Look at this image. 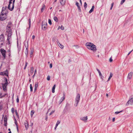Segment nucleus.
<instances>
[{
  "label": "nucleus",
  "instance_id": "f257e3e1",
  "mask_svg": "<svg viewBox=\"0 0 133 133\" xmlns=\"http://www.w3.org/2000/svg\"><path fill=\"white\" fill-rule=\"evenodd\" d=\"M6 32L8 33L7 41L9 44H10L11 42V36L12 35V30L10 26H7L6 27Z\"/></svg>",
  "mask_w": 133,
  "mask_h": 133
},
{
  "label": "nucleus",
  "instance_id": "f03ea898",
  "mask_svg": "<svg viewBox=\"0 0 133 133\" xmlns=\"http://www.w3.org/2000/svg\"><path fill=\"white\" fill-rule=\"evenodd\" d=\"M85 45L88 49L92 50L94 52H95L97 50L96 46L93 43L87 42Z\"/></svg>",
  "mask_w": 133,
  "mask_h": 133
},
{
  "label": "nucleus",
  "instance_id": "7ed1b4c3",
  "mask_svg": "<svg viewBox=\"0 0 133 133\" xmlns=\"http://www.w3.org/2000/svg\"><path fill=\"white\" fill-rule=\"evenodd\" d=\"M6 13L1 12L0 15V20L1 21H3L5 20L7 18V15Z\"/></svg>",
  "mask_w": 133,
  "mask_h": 133
},
{
  "label": "nucleus",
  "instance_id": "20e7f679",
  "mask_svg": "<svg viewBox=\"0 0 133 133\" xmlns=\"http://www.w3.org/2000/svg\"><path fill=\"white\" fill-rule=\"evenodd\" d=\"M80 97V94H78L75 99V103L74 104V105L76 107H77V106L79 102Z\"/></svg>",
  "mask_w": 133,
  "mask_h": 133
},
{
  "label": "nucleus",
  "instance_id": "39448f33",
  "mask_svg": "<svg viewBox=\"0 0 133 133\" xmlns=\"http://www.w3.org/2000/svg\"><path fill=\"white\" fill-rule=\"evenodd\" d=\"M4 43V36L3 35L0 36V46H1Z\"/></svg>",
  "mask_w": 133,
  "mask_h": 133
},
{
  "label": "nucleus",
  "instance_id": "423d86ee",
  "mask_svg": "<svg viewBox=\"0 0 133 133\" xmlns=\"http://www.w3.org/2000/svg\"><path fill=\"white\" fill-rule=\"evenodd\" d=\"M0 51L3 57V59H4L6 57V51L3 49H1L0 50Z\"/></svg>",
  "mask_w": 133,
  "mask_h": 133
},
{
  "label": "nucleus",
  "instance_id": "0eeeda50",
  "mask_svg": "<svg viewBox=\"0 0 133 133\" xmlns=\"http://www.w3.org/2000/svg\"><path fill=\"white\" fill-rule=\"evenodd\" d=\"M15 0H9V7H10L11 5H12V7L11 9L12 10H13L14 8V3L15 2Z\"/></svg>",
  "mask_w": 133,
  "mask_h": 133
},
{
  "label": "nucleus",
  "instance_id": "6e6552de",
  "mask_svg": "<svg viewBox=\"0 0 133 133\" xmlns=\"http://www.w3.org/2000/svg\"><path fill=\"white\" fill-rule=\"evenodd\" d=\"M133 103V97H130L129 100L128 101L126 104V106L129 104L132 105Z\"/></svg>",
  "mask_w": 133,
  "mask_h": 133
},
{
  "label": "nucleus",
  "instance_id": "1a4fd4ad",
  "mask_svg": "<svg viewBox=\"0 0 133 133\" xmlns=\"http://www.w3.org/2000/svg\"><path fill=\"white\" fill-rule=\"evenodd\" d=\"M27 46L25 45V47L26 48V49L25 50V54L26 56V57H27L28 55V42H27Z\"/></svg>",
  "mask_w": 133,
  "mask_h": 133
},
{
  "label": "nucleus",
  "instance_id": "9d476101",
  "mask_svg": "<svg viewBox=\"0 0 133 133\" xmlns=\"http://www.w3.org/2000/svg\"><path fill=\"white\" fill-rule=\"evenodd\" d=\"M47 25V23L46 22H42V29L44 30H45Z\"/></svg>",
  "mask_w": 133,
  "mask_h": 133
},
{
  "label": "nucleus",
  "instance_id": "9b49d317",
  "mask_svg": "<svg viewBox=\"0 0 133 133\" xmlns=\"http://www.w3.org/2000/svg\"><path fill=\"white\" fill-rule=\"evenodd\" d=\"M70 105L68 103H67L66 104L65 107V109L67 110H68L70 109Z\"/></svg>",
  "mask_w": 133,
  "mask_h": 133
},
{
  "label": "nucleus",
  "instance_id": "f8f14e48",
  "mask_svg": "<svg viewBox=\"0 0 133 133\" xmlns=\"http://www.w3.org/2000/svg\"><path fill=\"white\" fill-rule=\"evenodd\" d=\"M7 118L6 116H5L4 118V125L5 126H7Z\"/></svg>",
  "mask_w": 133,
  "mask_h": 133
},
{
  "label": "nucleus",
  "instance_id": "ddd939ff",
  "mask_svg": "<svg viewBox=\"0 0 133 133\" xmlns=\"http://www.w3.org/2000/svg\"><path fill=\"white\" fill-rule=\"evenodd\" d=\"M1 75H5V76H8V72L7 70L3 72H1Z\"/></svg>",
  "mask_w": 133,
  "mask_h": 133
},
{
  "label": "nucleus",
  "instance_id": "4468645a",
  "mask_svg": "<svg viewBox=\"0 0 133 133\" xmlns=\"http://www.w3.org/2000/svg\"><path fill=\"white\" fill-rule=\"evenodd\" d=\"M65 98V96L64 95V96L62 97L59 101V104H60L62 101Z\"/></svg>",
  "mask_w": 133,
  "mask_h": 133
},
{
  "label": "nucleus",
  "instance_id": "2eb2a0df",
  "mask_svg": "<svg viewBox=\"0 0 133 133\" xmlns=\"http://www.w3.org/2000/svg\"><path fill=\"white\" fill-rule=\"evenodd\" d=\"M66 0H61L60 1V3L61 4L62 6H64L66 3Z\"/></svg>",
  "mask_w": 133,
  "mask_h": 133
},
{
  "label": "nucleus",
  "instance_id": "dca6fc26",
  "mask_svg": "<svg viewBox=\"0 0 133 133\" xmlns=\"http://www.w3.org/2000/svg\"><path fill=\"white\" fill-rule=\"evenodd\" d=\"M133 74L132 72H131L129 73L128 76V78L129 79H130L132 77V74Z\"/></svg>",
  "mask_w": 133,
  "mask_h": 133
},
{
  "label": "nucleus",
  "instance_id": "f3484780",
  "mask_svg": "<svg viewBox=\"0 0 133 133\" xmlns=\"http://www.w3.org/2000/svg\"><path fill=\"white\" fill-rule=\"evenodd\" d=\"M38 83L36 82L35 83V89L34 90V92H35L37 90V87L38 86Z\"/></svg>",
  "mask_w": 133,
  "mask_h": 133
},
{
  "label": "nucleus",
  "instance_id": "a211bd4d",
  "mask_svg": "<svg viewBox=\"0 0 133 133\" xmlns=\"http://www.w3.org/2000/svg\"><path fill=\"white\" fill-rule=\"evenodd\" d=\"M24 124L25 128L26 129H27L28 128L29 124L27 121H26L24 123Z\"/></svg>",
  "mask_w": 133,
  "mask_h": 133
},
{
  "label": "nucleus",
  "instance_id": "6ab92c4d",
  "mask_svg": "<svg viewBox=\"0 0 133 133\" xmlns=\"http://www.w3.org/2000/svg\"><path fill=\"white\" fill-rule=\"evenodd\" d=\"M45 6L44 4H43L42 5V8L41 9V10L42 12L43 10L45 9Z\"/></svg>",
  "mask_w": 133,
  "mask_h": 133
},
{
  "label": "nucleus",
  "instance_id": "aec40b11",
  "mask_svg": "<svg viewBox=\"0 0 133 133\" xmlns=\"http://www.w3.org/2000/svg\"><path fill=\"white\" fill-rule=\"evenodd\" d=\"M57 44H58V46L60 47L61 49H63L64 48V46L61 44H60L59 42H57Z\"/></svg>",
  "mask_w": 133,
  "mask_h": 133
},
{
  "label": "nucleus",
  "instance_id": "412c9836",
  "mask_svg": "<svg viewBox=\"0 0 133 133\" xmlns=\"http://www.w3.org/2000/svg\"><path fill=\"white\" fill-rule=\"evenodd\" d=\"M87 118H88L86 116L85 117H82L81 118V119L82 120H83V121H86V120H87Z\"/></svg>",
  "mask_w": 133,
  "mask_h": 133
},
{
  "label": "nucleus",
  "instance_id": "4be33fe9",
  "mask_svg": "<svg viewBox=\"0 0 133 133\" xmlns=\"http://www.w3.org/2000/svg\"><path fill=\"white\" fill-rule=\"evenodd\" d=\"M94 5L92 6V7L91 8V9L89 11V13H91L93 11L94 9Z\"/></svg>",
  "mask_w": 133,
  "mask_h": 133
},
{
  "label": "nucleus",
  "instance_id": "5701e85b",
  "mask_svg": "<svg viewBox=\"0 0 133 133\" xmlns=\"http://www.w3.org/2000/svg\"><path fill=\"white\" fill-rule=\"evenodd\" d=\"M112 75H113L112 74V73H110V76H109V78H108V79L107 81V82H108L110 81V79L112 77Z\"/></svg>",
  "mask_w": 133,
  "mask_h": 133
},
{
  "label": "nucleus",
  "instance_id": "b1692460",
  "mask_svg": "<svg viewBox=\"0 0 133 133\" xmlns=\"http://www.w3.org/2000/svg\"><path fill=\"white\" fill-rule=\"evenodd\" d=\"M55 84L53 87H52V93H54L55 92Z\"/></svg>",
  "mask_w": 133,
  "mask_h": 133
},
{
  "label": "nucleus",
  "instance_id": "393cba45",
  "mask_svg": "<svg viewBox=\"0 0 133 133\" xmlns=\"http://www.w3.org/2000/svg\"><path fill=\"white\" fill-rule=\"evenodd\" d=\"M29 27L28 28V30H29V29L30 28L31 26V19L30 18H29Z\"/></svg>",
  "mask_w": 133,
  "mask_h": 133
},
{
  "label": "nucleus",
  "instance_id": "a878e982",
  "mask_svg": "<svg viewBox=\"0 0 133 133\" xmlns=\"http://www.w3.org/2000/svg\"><path fill=\"white\" fill-rule=\"evenodd\" d=\"M4 80L5 81V84H8V79L6 77H4Z\"/></svg>",
  "mask_w": 133,
  "mask_h": 133
},
{
  "label": "nucleus",
  "instance_id": "bb28decb",
  "mask_svg": "<svg viewBox=\"0 0 133 133\" xmlns=\"http://www.w3.org/2000/svg\"><path fill=\"white\" fill-rule=\"evenodd\" d=\"M34 72V68L33 67L31 68L30 72L31 75Z\"/></svg>",
  "mask_w": 133,
  "mask_h": 133
},
{
  "label": "nucleus",
  "instance_id": "cd10ccee",
  "mask_svg": "<svg viewBox=\"0 0 133 133\" xmlns=\"http://www.w3.org/2000/svg\"><path fill=\"white\" fill-rule=\"evenodd\" d=\"M61 122V121L59 120H58L56 124V127H57L58 124L60 123Z\"/></svg>",
  "mask_w": 133,
  "mask_h": 133
},
{
  "label": "nucleus",
  "instance_id": "c85d7f7f",
  "mask_svg": "<svg viewBox=\"0 0 133 133\" xmlns=\"http://www.w3.org/2000/svg\"><path fill=\"white\" fill-rule=\"evenodd\" d=\"M87 7V4L86 2H85L84 3V8L85 10Z\"/></svg>",
  "mask_w": 133,
  "mask_h": 133
},
{
  "label": "nucleus",
  "instance_id": "c756f323",
  "mask_svg": "<svg viewBox=\"0 0 133 133\" xmlns=\"http://www.w3.org/2000/svg\"><path fill=\"white\" fill-rule=\"evenodd\" d=\"M35 112V111L34 110H32L31 111V116L32 117L33 114Z\"/></svg>",
  "mask_w": 133,
  "mask_h": 133
},
{
  "label": "nucleus",
  "instance_id": "7c9ffc66",
  "mask_svg": "<svg viewBox=\"0 0 133 133\" xmlns=\"http://www.w3.org/2000/svg\"><path fill=\"white\" fill-rule=\"evenodd\" d=\"M12 6H13L12 5H10V7H9V5H8V8L10 11H12L13 10H11V9H12Z\"/></svg>",
  "mask_w": 133,
  "mask_h": 133
},
{
  "label": "nucleus",
  "instance_id": "2f4dec72",
  "mask_svg": "<svg viewBox=\"0 0 133 133\" xmlns=\"http://www.w3.org/2000/svg\"><path fill=\"white\" fill-rule=\"evenodd\" d=\"M30 91L32 92L33 91V88L32 87V85L31 84H30Z\"/></svg>",
  "mask_w": 133,
  "mask_h": 133
},
{
  "label": "nucleus",
  "instance_id": "473e14b6",
  "mask_svg": "<svg viewBox=\"0 0 133 133\" xmlns=\"http://www.w3.org/2000/svg\"><path fill=\"white\" fill-rule=\"evenodd\" d=\"M77 7L78 9V11L79 12H81V7H80V6H78Z\"/></svg>",
  "mask_w": 133,
  "mask_h": 133
},
{
  "label": "nucleus",
  "instance_id": "72a5a7b5",
  "mask_svg": "<svg viewBox=\"0 0 133 133\" xmlns=\"http://www.w3.org/2000/svg\"><path fill=\"white\" fill-rule=\"evenodd\" d=\"M2 84V87H4V88H6V87L8 84H5V83L4 84Z\"/></svg>",
  "mask_w": 133,
  "mask_h": 133
},
{
  "label": "nucleus",
  "instance_id": "f704fd0d",
  "mask_svg": "<svg viewBox=\"0 0 133 133\" xmlns=\"http://www.w3.org/2000/svg\"><path fill=\"white\" fill-rule=\"evenodd\" d=\"M54 20L56 22H57L58 21V19L56 17H54Z\"/></svg>",
  "mask_w": 133,
  "mask_h": 133
},
{
  "label": "nucleus",
  "instance_id": "c9c22d12",
  "mask_svg": "<svg viewBox=\"0 0 133 133\" xmlns=\"http://www.w3.org/2000/svg\"><path fill=\"white\" fill-rule=\"evenodd\" d=\"M15 113H16V116H17L18 117H19V115H18V113L17 112V111L16 110H15Z\"/></svg>",
  "mask_w": 133,
  "mask_h": 133
},
{
  "label": "nucleus",
  "instance_id": "e433bc0d",
  "mask_svg": "<svg viewBox=\"0 0 133 133\" xmlns=\"http://www.w3.org/2000/svg\"><path fill=\"white\" fill-rule=\"evenodd\" d=\"M28 62H25V66H24V69L25 70L26 69V67L27 66V64H28Z\"/></svg>",
  "mask_w": 133,
  "mask_h": 133
},
{
  "label": "nucleus",
  "instance_id": "4c0bfd02",
  "mask_svg": "<svg viewBox=\"0 0 133 133\" xmlns=\"http://www.w3.org/2000/svg\"><path fill=\"white\" fill-rule=\"evenodd\" d=\"M48 23L50 25H51L52 24V23H51V20L50 19H49L48 20Z\"/></svg>",
  "mask_w": 133,
  "mask_h": 133
},
{
  "label": "nucleus",
  "instance_id": "58836bf2",
  "mask_svg": "<svg viewBox=\"0 0 133 133\" xmlns=\"http://www.w3.org/2000/svg\"><path fill=\"white\" fill-rule=\"evenodd\" d=\"M15 111L14 109L13 108H12L11 109V111L12 113L13 114L14 113Z\"/></svg>",
  "mask_w": 133,
  "mask_h": 133
},
{
  "label": "nucleus",
  "instance_id": "ea45409f",
  "mask_svg": "<svg viewBox=\"0 0 133 133\" xmlns=\"http://www.w3.org/2000/svg\"><path fill=\"white\" fill-rule=\"evenodd\" d=\"M122 111H116V112H115V114H119V113H120V112H122Z\"/></svg>",
  "mask_w": 133,
  "mask_h": 133
},
{
  "label": "nucleus",
  "instance_id": "a19ab883",
  "mask_svg": "<svg viewBox=\"0 0 133 133\" xmlns=\"http://www.w3.org/2000/svg\"><path fill=\"white\" fill-rule=\"evenodd\" d=\"M50 76L49 75L47 77V80L49 81L50 79Z\"/></svg>",
  "mask_w": 133,
  "mask_h": 133
},
{
  "label": "nucleus",
  "instance_id": "79ce46f5",
  "mask_svg": "<svg viewBox=\"0 0 133 133\" xmlns=\"http://www.w3.org/2000/svg\"><path fill=\"white\" fill-rule=\"evenodd\" d=\"M2 94L1 93H0V98H2V97H4L5 95L2 96Z\"/></svg>",
  "mask_w": 133,
  "mask_h": 133
},
{
  "label": "nucleus",
  "instance_id": "37998d69",
  "mask_svg": "<svg viewBox=\"0 0 133 133\" xmlns=\"http://www.w3.org/2000/svg\"><path fill=\"white\" fill-rule=\"evenodd\" d=\"M125 0H122L121 2V4L122 5L123 3L124 2Z\"/></svg>",
  "mask_w": 133,
  "mask_h": 133
},
{
  "label": "nucleus",
  "instance_id": "c03bdc74",
  "mask_svg": "<svg viewBox=\"0 0 133 133\" xmlns=\"http://www.w3.org/2000/svg\"><path fill=\"white\" fill-rule=\"evenodd\" d=\"M55 112L54 110H52L51 112L49 114V115H51Z\"/></svg>",
  "mask_w": 133,
  "mask_h": 133
},
{
  "label": "nucleus",
  "instance_id": "a18cd8bd",
  "mask_svg": "<svg viewBox=\"0 0 133 133\" xmlns=\"http://www.w3.org/2000/svg\"><path fill=\"white\" fill-rule=\"evenodd\" d=\"M60 28L61 30H63L64 29V26L62 25H61V27Z\"/></svg>",
  "mask_w": 133,
  "mask_h": 133
},
{
  "label": "nucleus",
  "instance_id": "49530a36",
  "mask_svg": "<svg viewBox=\"0 0 133 133\" xmlns=\"http://www.w3.org/2000/svg\"><path fill=\"white\" fill-rule=\"evenodd\" d=\"M76 5L77 6H79V3L77 2H76Z\"/></svg>",
  "mask_w": 133,
  "mask_h": 133
},
{
  "label": "nucleus",
  "instance_id": "de8ad7c7",
  "mask_svg": "<svg viewBox=\"0 0 133 133\" xmlns=\"http://www.w3.org/2000/svg\"><path fill=\"white\" fill-rule=\"evenodd\" d=\"M15 124L16 125V126H17V123L16 120V119H15Z\"/></svg>",
  "mask_w": 133,
  "mask_h": 133
},
{
  "label": "nucleus",
  "instance_id": "09e8293b",
  "mask_svg": "<svg viewBox=\"0 0 133 133\" xmlns=\"http://www.w3.org/2000/svg\"><path fill=\"white\" fill-rule=\"evenodd\" d=\"M100 77L101 79H102V81H103V76H102V75H101V76H100Z\"/></svg>",
  "mask_w": 133,
  "mask_h": 133
},
{
  "label": "nucleus",
  "instance_id": "8fccbe9b",
  "mask_svg": "<svg viewBox=\"0 0 133 133\" xmlns=\"http://www.w3.org/2000/svg\"><path fill=\"white\" fill-rule=\"evenodd\" d=\"M133 51V50H132L131 51H130L129 53H128V54L127 55V56H128V55H129V54H130Z\"/></svg>",
  "mask_w": 133,
  "mask_h": 133
},
{
  "label": "nucleus",
  "instance_id": "3c124183",
  "mask_svg": "<svg viewBox=\"0 0 133 133\" xmlns=\"http://www.w3.org/2000/svg\"><path fill=\"white\" fill-rule=\"evenodd\" d=\"M34 51L32 50H31L30 52V55H32V54L33 52Z\"/></svg>",
  "mask_w": 133,
  "mask_h": 133
},
{
  "label": "nucleus",
  "instance_id": "603ef678",
  "mask_svg": "<svg viewBox=\"0 0 133 133\" xmlns=\"http://www.w3.org/2000/svg\"><path fill=\"white\" fill-rule=\"evenodd\" d=\"M16 101L17 103H18L19 102V99L18 97H17V99H16Z\"/></svg>",
  "mask_w": 133,
  "mask_h": 133
},
{
  "label": "nucleus",
  "instance_id": "864d4df0",
  "mask_svg": "<svg viewBox=\"0 0 133 133\" xmlns=\"http://www.w3.org/2000/svg\"><path fill=\"white\" fill-rule=\"evenodd\" d=\"M112 61V59L111 58V57L109 59V62H111Z\"/></svg>",
  "mask_w": 133,
  "mask_h": 133
},
{
  "label": "nucleus",
  "instance_id": "5fc2aeb1",
  "mask_svg": "<svg viewBox=\"0 0 133 133\" xmlns=\"http://www.w3.org/2000/svg\"><path fill=\"white\" fill-rule=\"evenodd\" d=\"M2 108V105L1 104V103H0V110H1Z\"/></svg>",
  "mask_w": 133,
  "mask_h": 133
},
{
  "label": "nucleus",
  "instance_id": "6e6d98bb",
  "mask_svg": "<svg viewBox=\"0 0 133 133\" xmlns=\"http://www.w3.org/2000/svg\"><path fill=\"white\" fill-rule=\"evenodd\" d=\"M52 67V64L51 63L50 65V68H51Z\"/></svg>",
  "mask_w": 133,
  "mask_h": 133
},
{
  "label": "nucleus",
  "instance_id": "4d7b16f0",
  "mask_svg": "<svg viewBox=\"0 0 133 133\" xmlns=\"http://www.w3.org/2000/svg\"><path fill=\"white\" fill-rule=\"evenodd\" d=\"M6 88H4V87H3V89L4 91H5L6 90Z\"/></svg>",
  "mask_w": 133,
  "mask_h": 133
},
{
  "label": "nucleus",
  "instance_id": "13d9d810",
  "mask_svg": "<svg viewBox=\"0 0 133 133\" xmlns=\"http://www.w3.org/2000/svg\"><path fill=\"white\" fill-rule=\"evenodd\" d=\"M7 52L8 53L11 52L10 48H9V49H8V50Z\"/></svg>",
  "mask_w": 133,
  "mask_h": 133
},
{
  "label": "nucleus",
  "instance_id": "bf43d9fd",
  "mask_svg": "<svg viewBox=\"0 0 133 133\" xmlns=\"http://www.w3.org/2000/svg\"><path fill=\"white\" fill-rule=\"evenodd\" d=\"M99 74V76H101V75H102L101 74V72L100 71L99 72H98Z\"/></svg>",
  "mask_w": 133,
  "mask_h": 133
},
{
  "label": "nucleus",
  "instance_id": "052dcab7",
  "mask_svg": "<svg viewBox=\"0 0 133 133\" xmlns=\"http://www.w3.org/2000/svg\"><path fill=\"white\" fill-rule=\"evenodd\" d=\"M5 9L4 8H3L2 10V12H3L4 11V9Z\"/></svg>",
  "mask_w": 133,
  "mask_h": 133
},
{
  "label": "nucleus",
  "instance_id": "680f3d73",
  "mask_svg": "<svg viewBox=\"0 0 133 133\" xmlns=\"http://www.w3.org/2000/svg\"><path fill=\"white\" fill-rule=\"evenodd\" d=\"M35 36L34 35H33L32 36V38L33 39H34L35 38Z\"/></svg>",
  "mask_w": 133,
  "mask_h": 133
},
{
  "label": "nucleus",
  "instance_id": "e2e57ef3",
  "mask_svg": "<svg viewBox=\"0 0 133 133\" xmlns=\"http://www.w3.org/2000/svg\"><path fill=\"white\" fill-rule=\"evenodd\" d=\"M46 116V118H45V120H46V121H47V119H48V116L47 115H46L45 116Z\"/></svg>",
  "mask_w": 133,
  "mask_h": 133
},
{
  "label": "nucleus",
  "instance_id": "0e129e2a",
  "mask_svg": "<svg viewBox=\"0 0 133 133\" xmlns=\"http://www.w3.org/2000/svg\"><path fill=\"white\" fill-rule=\"evenodd\" d=\"M115 117H114L112 118V122H114L115 121Z\"/></svg>",
  "mask_w": 133,
  "mask_h": 133
},
{
  "label": "nucleus",
  "instance_id": "69168bd1",
  "mask_svg": "<svg viewBox=\"0 0 133 133\" xmlns=\"http://www.w3.org/2000/svg\"><path fill=\"white\" fill-rule=\"evenodd\" d=\"M11 52H9V53H8V55L10 57V55H11V54H10Z\"/></svg>",
  "mask_w": 133,
  "mask_h": 133
},
{
  "label": "nucleus",
  "instance_id": "338daca9",
  "mask_svg": "<svg viewBox=\"0 0 133 133\" xmlns=\"http://www.w3.org/2000/svg\"><path fill=\"white\" fill-rule=\"evenodd\" d=\"M71 60L70 59H69L68 61V62L69 63H70L71 62Z\"/></svg>",
  "mask_w": 133,
  "mask_h": 133
},
{
  "label": "nucleus",
  "instance_id": "774afa93",
  "mask_svg": "<svg viewBox=\"0 0 133 133\" xmlns=\"http://www.w3.org/2000/svg\"><path fill=\"white\" fill-rule=\"evenodd\" d=\"M96 70H97V71H98V72L100 71V70L97 68H96Z\"/></svg>",
  "mask_w": 133,
  "mask_h": 133
}]
</instances>
